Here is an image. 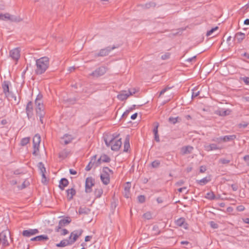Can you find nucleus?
Listing matches in <instances>:
<instances>
[{
	"label": "nucleus",
	"instance_id": "obj_1",
	"mask_svg": "<svg viewBox=\"0 0 249 249\" xmlns=\"http://www.w3.org/2000/svg\"><path fill=\"white\" fill-rule=\"evenodd\" d=\"M35 72L37 75L44 73L49 66V58L47 56L42 57L36 61Z\"/></svg>",
	"mask_w": 249,
	"mask_h": 249
},
{
	"label": "nucleus",
	"instance_id": "obj_2",
	"mask_svg": "<svg viewBox=\"0 0 249 249\" xmlns=\"http://www.w3.org/2000/svg\"><path fill=\"white\" fill-rule=\"evenodd\" d=\"M118 47L115 45L109 46L100 49L97 53L94 54L95 57H105L108 56L111 51Z\"/></svg>",
	"mask_w": 249,
	"mask_h": 249
},
{
	"label": "nucleus",
	"instance_id": "obj_3",
	"mask_svg": "<svg viewBox=\"0 0 249 249\" xmlns=\"http://www.w3.org/2000/svg\"><path fill=\"white\" fill-rule=\"evenodd\" d=\"M10 232L8 230L3 231L0 233V242L3 246L9 245L8 238L10 237Z\"/></svg>",
	"mask_w": 249,
	"mask_h": 249
},
{
	"label": "nucleus",
	"instance_id": "obj_4",
	"mask_svg": "<svg viewBox=\"0 0 249 249\" xmlns=\"http://www.w3.org/2000/svg\"><path fill=\"white\" fill-rule=\"evenodd\" d=\"M71 220L70 217H66L65 218H63L59 220L58 225L55 228V231L59 232L60 231V230L62 227L70 224Z\"/></svg>",
	"mask_w": 249,
	"mask_h": 249
},
{
	"label": "nucleus",
	"instance_id": "obj_5",
	"mask_svg": "<svg viewBox=\"0 0 249 249\" xmlns=\"http://www.w3.org/2000/svg\"><path fill=\"white\" fill-rule=\"evenodd\" d=\"M94 185V179L91 177H88L85 182V192L87 193L91 192V188Z\"/></svg>",
	"mask_w": 249,
	"mask_h": 249
},
{
	"label": "nucleus",
	"instance_id": "obj_6",
	"mask_svg": "<svg viewBox=\"0 0 249 249\" xmlns=\"http://www.w3.org/2000/svg\"><path fill=\"white\" fill-rule=\"evenodd\" d=\"M107 71L106 67H100L96 69L90 75L94 77H98L103 75Z\"/></svg>",
	"mask_w": 249,
	"mask_h": 249
},
{
	"label": "nucleus",
	"instance_id": "obj_7",
	"mask_svg": "<svg viewBox=\"0 0 249 249\" xmlns=\"http://www.w3.org/2000/svg\"><path fill=\"white\" fill-rule=\"evenodd\" d=\"M122 144L121 138L113 140V142H110L111 149L113 151H118Z\"/></svg>",
	"mask_w": 249,
	"mask_h": 249
},
{
	"label": "nucleus",
	"instance_id": "obj_8",
	"mask_svg": "<svg viewBox=\"0 0 249 249\" xmlns=\"http://www.w3.org/2000/svg\"><path fill=\"white\" fill-rule=\"evenodd\" d=\"M38 232L39 231L37 229H29L26 230H24L22 231V234L24 237H30L33 235H36Z\"/></svg>",
	"mask_w": 249,
	"mask_h": 249
},
{
	"label": "nucleus",
	"instance_id": "obj_9",
	"mask_svg": "<svg viewBox=\"0 0 249 249\" xmlns=\"http://www.w3.org/2000/svg\"><path fill=\"white\" fill-rule=\"evenodd\" d=\"M20 51L18 48H15L10 52V56L13 60L17 61L20 58Z\"/></svg>",
	"mask_w": 249,
	"mask_h": 249
},
{
	"label": "nucleus",
	"instance_id": "obj_10",
	"mask_svg": "<svg viewBox=\"0 0 249 249\" xmlns=\"http://www.w3.org/2000/svg\"><path fill=\"white\" fill-rule=\"evenodd\" d=\"M26 113L27 116L30 119L33 115V103L32 101H29L26 107Z\"/></svg>",
	"mask_w": 249,
	"mask_h": 249
},
{
	"label": "nucleus",
	"instance_id": "obj_11",
	"mask_svg": "<svg viewBox=\"0 0 249 249\" xmlns=\"http://www.w3.org/2000/svg\"><path fill=\"white\" fill-rule=\"evenodd\" d=\"M119 136V134L114 133L111 136H107V138H104L106 145L108 147L110 146V142H113V140H117Z\"/></svg>",
	"mask_w": 249,
	"mask_h": 249
},
{
	"label": "nucleus",
	"instance_id": "obj_12",
	"mask_svg": "<svg viewBox=\"0 0 249 249\" xmlns=\"http://www.w3.org/2000/svg\"><path fill=\"white\" fill-rule=\"evenodd\" d=\"M83 231L82 229L75 230L71 232V236H72V240H71V243L73 244L77 239V238L80 237Z\"/></svg>",
	"mask_w": 249,
	"mask_h": 249
},
{
	"label": "nucleus",
	"instance_id": "obj_13",
	"mask_svg": "<svg viewBox=\"0 0 249 249\" xmlns=\"http://www.w3.org/2000/svg\"><path fill=\"white\" fill-rule=\"evenodd\" d=\"M10 85L11 83L8 81H4L2 83L3 92L5 96H8V93L11 92L9 91V86Z\"/></svg>",
	"mask_w": 249,
	"mask_h": 249
},
{
	"label": "nucleus",
	"instance_id": "obj_14",
	"mask_svg": "<svg viewBox=\"0 0 249 249\" xmlns=\"http://www.w3.org/2000/svg\"><path fill=\"white\" fill-rule=\"evenodd\" d=\"M176 225L179 227H182L185 229H188V224L185 222V219L183 217H180L178 218L175 221Z\"/></svg>",
	"mask_w": 249,
	"mask_h": 249
},
{
	"label": "nucleus",
	"instance_id": "obj_15",
	"mask_svg": "<svg viewBox=\"0 0 249 249\" xmlns=\"http://www.w3.org/2000/svg\"><path fill=\"white\" fill-rule=\"evenodd\" d=\"M130 95H131L130 92H128V91L123 90L120 92L117 97L119 100L123 101L126 100Z\"/></svg>",
	"mask_w": 249,
	"mask_h": 249
},
{
	"label": "nucleus",
	"instance_id": "obj_16",
	"mask_svg": "<svg viewBox=\"0 0 249 249\" xmlns=\"http://www.w3.org/2000/svg\"><path fill=\"white\" fill-rule=\"evenodd\" d=\"M221 149V147L216 143H211L208 145H204V149L207 151L220 150Z\"/></svg>",
	"mask_w": 249,
	"mask_h": 249
},
{
	"label": "nucleus",
	"instance_id": "obj_17",
	"mask_svg": "<svg viewBox=\"0 0 249 249\" xmlns=\"http://www.w3.org/2000/svg\"><path fill=\"white\" fill-rule=\"evenodd\" d=\"M231 112L230 109L220 108L215 111V113L220 116H225L228 115Z\"/></svg>",
	"mask_w": 249,
	"mask_h": 249
},
{
	"label": "nucleus",
	"instance_id": "obj_18",
	"mask_svg": "<svg viewBox=\"0 0 249 249\" xmlns=\"http://www.w3.org/2000/svg\"><path fill=\"white\" fill-rule=\"evenodd\" d=\"M97 155H94L91 158L89 162V164L86 166L85 168V170L87 171H90L92 168H93L95 166L96 158Z\"/></svg>",
	"mask_w": 249,
	"mask_h": 249
},
{
	"label": "nucleus",
	"instance_id": "obj_19",
	"mask_svg": "<svg viewBox=\"0 0 249 249\" xmlns=\"http://www.w3.org/2000/svg\"><path fill=\"white\" fill-rule=\"evenodd\" d=\"M49 237L47 235H40L31 239L32 241H44L48 240Z\"/></svg>",
	"mask_w": 249,
	"mask_h": 249
},
{
	"label": "nucleus",
	"instance_id": "obj_20",
	"mask_svg": "<svg viewBox=\"0 0 249 249\" xmlns=\"http://www.w3.org/2000/svg\"><path fill=\"white\" fill-rule=\"evenodd\" d=\"M100 178L104 184L107 185L109 183L110 176L108 175H107L106 174L102 173L101 174Z\"/></svg>",
	"mask_w": 249,
	"mask_h": 249
},
{
	"label": "nucleus",
	"instance_id": "obj_21",
	"mask_svg": "<svg viewBox=\"0 0 249 249\" xmlns=\"http://www.w3.org/2000/svg\"><path fill=\"white\" fill-rule=\"evenodd\" d=\"M66 193L68 200L70 201L72 199L73 196L75 195L76 191L74 188H72L70 189H68L66 191Z\"/></svg>",
	"mask_w": 249,
	"mask_h": 249
},
{
	"label": "nucleus",
	"instance_id": "obj_22",
	"mask_svg": "<svg viewBox=\"0 0 249 249\" xmlns=\"http://www.w3.org/2000/svg\"><path fill=\"white\" fill-rule=\"evenodd\" d=\"M245 38V34L242 32H238L235 35L234 40H236L238 43H241Z\"/></svg>",
	"mask_w": 249,
	"mask_h": 249
},
{
	"label": "nucleus",
	"instance_id": "obj_23",
	"mask_svg": "<svg viewBox=\"0 0 249 249\" xmlns=\"http://www.w3.org/2000/svg\"><path fill=\"white\" fill-rule=\"evenodd\" d=\"M36 107H41L43 105V102L42 100V95L41 94H38L36 97L35 102Z\"/></svg>",
	"mask_w": 249,
	"mask_h": 249
},
{
	"label": "nucleus",
	"instance_id": "obj_24",
	"mask_svg": "<svg viewBox=\"0 0 249 249\" xmlns=\"http://www.w3.org/2000/svg\"><path fill=\"white\" fill-rule=\"evenodd\" d=\"M69 184V181L66 178H62L59 181V187L62 190H63L65 187Z\"/></svg>",
	"mask_w": 249,
	"mask_h": 249
},
{
	"label": "nucleus",
	"instance_id": "obj_25",
	"mask_svg": "<svg viewBox=\"0 0 249 249\" xmlns=\"http://www.w3.org/2000/svg\"><path fill=\"white\" fill-rule=\"evenodd\" d=\"M194 148L191 146H186L181 148V151L182 154H187L192 153Z\"/></svg>",
	"mask_w": 249,
	"mask_h": 249
},
{
	"label": "nucleus",
	"instance_id": "obj_26",
	"mask_svg": "<svg viewBox=\"0 0 249 249\" xmlns=\"http://www.w3.org/2000/svg\"><path fill=\"white\" fill-rule=\"evenodd\" d=\"M72 244L71 243V240H68L67 239L62 240L59 243L56 245L57 247H64L68 245H71Z\"/></svg>",
	"mask_w": 249,
	"mask_h": 249
},
{
	"label": "nucleus",
	"instance_id": "obj_27",
	"mask_svg": "<svg viewBox=\"0 0 249 249\" xmlns=\"http://www.w3.org/2000/svg\"><path fill=\"white\" fill-rule=\"evenodd\" d=\"M40 141V136L38 134H36L34 136L33 140V145H34L35 146H36V145L39 146Z\"/></svg>",
	"mask_w": 249,
	"mask_h": 249
},
{
	"label": "nucleus",
	"instance_id": "obj_28",
	"mask_svg": "<svg viewBox=\"0 0 249 249\" xmlns=\"http://www.w3.org/2000/svg\"><path fill=\"white\" fill-rule=\"evenodd\" d=\"M36 115H40L41 116H42L43 114H45L46 112L45 111L44 105L36 107Z\"/></svg>",
	"mask_w": 249,
	"mask_h": 249
},
{
	"label": "nucleus",
	"instance_id": "obj_29",
	"mask_svg": "<svg viewBox=\"0 0 249 249\" xmlns=\"http://www.w3.org/2000/svg\"><path fill=\"white\" fill-rule=\"evenodd\" d=\"M236 135H226L224 136H222V142H227L229 141H231L236 139Z\"/></svg>",
	"mask_w": 249,
	"mask_h": 249
},
{
	"label": "nucleus",
	"instance_id": "obj_30",
	"mask_svg": "<svg viewBox=\"0 0 249 249\" xmlns=\"http://www.w3.org/2000/svg\"><path fill=\"white\" fill-rule=\"evenodd\" d=\"M211 180L210 177H205L200 180H197L196 182L201 185L206 184Z\"/></svg>",
	"mask_w": 249,
	"mask_h": 249
},
{
	"label": "nucleus",
	"instance_id": "obj_31",
	"mask_svg": "<svg viewBox=\"0 0 249 249\" xmlns=\"http://www.w3.org/2000/svg\"><path fill=\"white\" fill-rule=\"evenodd\" d=\"M130 147V144H129V136L127 135L125 139L124 140V152H126L128 151V148Z\"/></svg>",
	"mask_w": 249,
	"mask_h": 249
},
{
	"label": "nucleus",
	"instance_id": "obj_32",
	"mask_svg": "<svg viewBox=\"0 0 249 249\" xmlns=\"http://www.w3.org/2000/svg\"><path fill=\"white\" fill-rule=\"evenodd\" d=\"M9 100L13 99L17 104H18L19 100H18L16 96L12 92L8 93V96H5Z\"/></svg>",
	"mask_w": 249,
	"mask_h": 249
},
{
	"label": "nucleus",
	"instance_id": "obj_33",
	"mask_svg": "<svg viewBox=\"0 0 249 249\" xmlns=\"http://www.w3.org/2000/svg\"><path fill=\"white\" fill-rule=\"evenodd\" d=\"M69 153L70 152L67 150L64 149L59 152V157L62 159H64L67 158Z\"/></svg>",
	"mask_w": 249,
	"mask_h": 249
},
{
	"label": "nucleus",
	"instance_id": "obj_34",
	"mask_svg": "<svg viewBox=\"0 0 249 249\" xmlns=\"http://www.w3.org/2000/svg\"><path fill=\"white\" fill-rule=\"evenodd\" d=\"M103 193V189L102 188L96 189L94 191V195L96 198H100Z\"/></svg>",
	"mask_w": 249,
	"mask_h": 249
},
{
	"label": "nucleus",
	"instance_id": "obj_35",
	"mask_svg": "<svg viewBox=\"0 0 249 249\" xmlns=\"http://www.w3.org/2000/svg\"><path fill=\"white\" fill-rule=\"evenodd\" d=\"M37 167L40 173H46V168L44 164L42 162H39L37 164Z\"/></svg>",
	"mask_w": 249,
	"mask_h": 249
},
{
	"label": "nucleus",
	"instance_id": "obj_36",
	"mask_svg": "<svg viewBox=\"0 0 249 249\" xmlns=\"http://www.w3.org/2000/svg\"><path fill=\"white\" fill-rule=\"evenodd\" d=\"M206 198L212 200L215 198V196L213 192H210L207 193Z\"/></svg>",
	"mask_w": 249,
	"mask_h": 249
},
{
	"label": "nucleus",
	"instance_id": "obj_37",
	"mask_svg": "<svg viewBox=\"0 0 249 249\" xmlns=\"http://www.w3.org/2000/svg\"><path fill=\"white\" fill-rule=\"evenodd\" d=\"M66 137V139L64 140V144H67L70 143L73 139L71 135L66 134L64 136Z\"/></svg>",
	"mask_w": 249,
	"mask_h": 249
},
{
	"label": "nucleus",
	"instance_id": "obj_38",
	"mask_svg": "<svg viewBox=\"0 0 249 249\" xmlns=\"http://www.w3.org/2000/svg\"><path fill=\"white\" fill-rule=\"evenodd\" d=\"M89 211V209L87 208L80 207L78 210V213L80 214H88Z\"/></svg>",
	"mask_w": 249,
	"mask_h": 249
},
{
	"label": "nucleus",
	"instance_id": "obj_39",
	"mask_svg": "<svg viewBox=\"0 0 249 249\" xmlns=\"http://www.w3.org/2000/svg\"><path fill=\"white\" fill-rule=\"evenodd\" d=\"M160 165V161L159 160H155L151 163V166L153 168L159 167Z\"/></svg>",
	"mask_w": 249,
	"mask_h": 249
},
{
	"label": "nucleus",
	"instance_id": "obj_40",
	"mask_svg": "<svg viewBox=\"0 0 249 249\" xmlns=\"http://www.w3.org/2000/svg\"><path fill=\"white\" fill-rule=\"evenodd\" d=\"M103 173L110 176V174H113V171L107 167H104L103 168Z\"/></svg>",
	"mask_w": 249,
	"mask_h": 249
},
{
	"label": "nucleus",
	"instance_id": "obj_41",
	"mask_svg": "<svg viewBox=\"0 0 249 249\" xmlns=\"http://www.w3.org/2000/svg\"><path fill=\"white\" fill-rule=\"evenodd\" d=\"M11 15L8 13L5 14H1L0 15V19L2 20H10Z\"/></svg>",
	"mask_w": 249,
	"mask_h": 249
},
{
	"label": "nucleus",
	"instance_id": "obj_42",
	"mask_svg": "<svg viewBox=\"0 0 249 249\" xmlns=\"http://www.w3.org/2000/svg\"><path fill=\"white\" fill-rule=\"evenodd\" d=\"M101 157L103 162H109L110 161V158L106 154L101 155Z\"/></svg>",
	"mask_w": 249,
	"mask_h": 249
},
{
	"label": "nucleus",
	"instance_id": "obj_43",
	"mask_svg": "<svg viewBox=\"0 0 249 249\" xmlns=\"http://www.w3.org/2000/svg\"><path fill=\"white\" fill-rule=\"evenodd\" d=\"M30 138L29 137H25L22 138L20 141V144L22 146H25L29 142Z\"/></svg>",
	"mask_w": 249,
	"mask_h": 249
},
{
	"label": "nucleus",
	"instance_id": "obj_44",
	"mask_svg": "<svg viewBox=\"0 0 249 249\" xmlns=\"http://www.w3.org/2000/svg\"><path fill=\"white\" fill-rule=\"evenodd\" d=\"M178 118V117H170L168 119V121L171 124H176L177 123Z\"/></svg>",
	"mask_w": 249,
	"mask_h": 249
},
{
	"label": "nucleus",
	"instance_id": "obj_45",
	"mask_svg": "<svg viewBox=\"0 0 249 249\" xmlns=\"http://www.w3.org/2000/svg\"><path fill=\"white\" fill-rule=\"evenodd\" d=\"M213 142H216L217 144L221 143L222 142V136L220 137H215L212 139L211 140Z\"/></svg>",
	"mask_w": 249,
	"mask_h": 249
},
{
	"label": "nucleus",
	"instance_id": "obj_46",
	"mask_svg": "<svg viewBox=\"0 0 249 249\" xmlns=\"http://www.w3.org/2000/svg\"><path fill=\"white\" fill-rule=\"evenodd\" d=\"M10 20L13 22H19L21 20V19L19 17H16L11 15Z\"/></svg>",
	"mask_w": 249,
	"mask_h": 249
},
{
	"label": "nucleus",
	"instance_id": "obj_47",
	"mask_svg": "<svg viewBox=\"0 0 249 249\" xmlns=\"http://www.w3.org/2000/svg\"><path fill=\"white\" fill-rule=\"evenodd\" d=\"M143 217L146 219L149 220L152 218V214L150 212H146L143 214Z\"/></svg>",
	"mask_w": 249,
	"mask_h": 249
},
{
	"label": "nucleus",
	"instance_id": "obj_48",
	"mask_svg": "<svg viewBox=\"0 0 249 249\" xmlns=\"http://www.w3.org/2000/svg\"><path fill=\"white\" fill-rule=\"evenodd\" d=\"M218 27H217V26H216V27H214V28H212V29H211L210 30H209V31H207V33H206V36H211V35L212 34V33H213L214 31H215L217 30L218 29Z\"/></svg>",
	"mask_w": 249,
	"mask_h": 249
},
{
	"label": "nucleus",
	"instance_id": "obj_49",
	"mask_svg": "<svg viewBox=\"0 0 249 249\" xmlns=\"http://www.w3.org/2000/svg\"><path fill=\"white\" fill-rule=\"evenodd\" d=\"M39 146L36 145V146H35L34 145H33L34 151L33 152V154L34 156H37L38 155L39 152Z\"/></svg>",
	"mask_w": 249,
	"mask_h": 249
},
{
	"label": "nucleus",
	"instance_id": "obj_50",
	"mask_svg": "<svg viewBox=\"0 0 249 249\" xmlns=\"http://www.w3.org/2000/svg\"><path fill=\"white\" fill-rule=\"evenodd\" d=\"M199 94V91H196V89H194L192 90V98H194L197 97Z\"/></svg>",
	"mask_w": 249,
	"mask_h": 249
},
{
	"label": "nucleus",
	"instance_id": "obj_51",
	"mask_svg": "<svg viewBox=\"0 0 249 249\" xmlns=\"http://www.w3.org/2000/svg\"><path fill=\"white\" fill-rule=\"evenodd\" d=\"M155 126L153 129V132L154 133H158V127L159 126V124L158 122H155L154 123Z\"/></svg>",
	"mask_w": 249,
	"mask_h": 249
},
{
	"label": "nucleus",
	"instance_id": "obj_52",
	"mask_svg": "<svg viewBox=\"0 0 249 249\" xmlns=\"http://www.w3.org/2000/svg\"><path fill=\"white\" fill-rule=\"evenodd\" d=\"M219 163L222 164H228L230 162V160H226L225 159H220L219 160Z\"/></svg>",
	"mask_w": 249,
	"mask_h": 249
},
{
	"label": "nucleus",
	"instance_id": "obj_53",
	"mask_svg": "<svg viewBox=\"0 0 249 249\" xmlns=\"http://www.w3.org/2000/svg\"><path fill=\"white\" fill-rule=\"evenodd\" d=\"M138 200L139 202L142 203H143L145 200V196L143 195H140L138 196Z\"/></svg>",
	"mask_w": 249,
	"mask_h": 249
},
{
	"label": "nucleus",
	"instance_id": "obj_54",
	"mask_svg": "<svg viewBox=\"0 0 249 249\" xmlns=\"http://www.w3.org/2000/svg\"><path fill=\"white\" fill-rule=\"evenodd\" d=\"M210 225L213 229H217L218 228V225L213 221L210 222Z\"/></svg>",
	"mask_w": 249,
	"mask_h": 249
},
{
	"label": "nucleus",
	"instance_id": "obj_55",
	"mask_svg": "<svg viewBox=\"0 0 249 249\" xmlns=\"http://www.w3.org/2000/svg\"><path fill=\"white\" fill-rule=\"evenodd\" d=\"M156 6V4L154 2H149V3H146L145 5H144V7L145 8H149L151 7H155Z\"/></svg>",
	"mask_w": 249,
	"mask_h": 249
},
{
	"label": "nucleus",
	"instance_id": "obj_56",
	"mask_svg": "<svg viewBox=\"0 0 249 249\" xmlns=\"http://www.w3.org/2000/svg\"><path fill=\"white\" fill-rule=\"evenodd\" d=\"M170 56V53H166L164 54L161 55V58L162 60H166V59L169 58Z\"/></svg>",
	"mask_w": 249,
	"mask_h": 249
},
{
	"label": "nucleus",
	"instance_id": "obj_57",
	"mask_svg": "<svg viewBox=\"0 0 249 249\" xmlns=\"http://www.w3.org/2000/svg\"><path fill=\"white\" fill-rule=\"evenodd\" d=\"M42 176L41 181L43 183L45 184L47 182V178L45 176V173H40Z\"/></svg>",
	"mask_w": 249,
	"mask_h": 249
},
{
	"label": "nucleus",
	"instance_id": "obj_58",
	"mask_svg": "<svg viewBox=\"0 0 249 249\" xmlns=\"http://www.w3.org/2000/svg\"><path fill=\"white\" fill-rule=\"evenodd\" d=\"M171 89V87H166L162 89L160 92L159 96H160L161 95L163 94L166 91H167L168 89Z\"/></svg>",
	"mask_w": 249,
	"mask_h": 249
},
{
	"label": "nucleus",
	"instance_id": "obj_59",
	"mask_svg": "<svg viewBox=\"0 0 249 249\" xmlns=\"http://www.w3.org/2000/svg\"><path fill=\"white\" fill-rule=\"evenodd\" d=\"M101 162H102V160L101 159V157H100V158L99 159H98L97 160H95V167H97L98 166H99V165L101 163Z\"/></svg>",
	"mask_w": 249,
	"mask_h": 249
},
{
	"label": "nucleus",
	"instance_id": "obj_60",
	"mask_svg": "<svg viewBox=\"0 0 249 249\" xmlns=\"http://www.w3.org/2000/svg\"><path fill=\"white\" fill-rule=\"evenodd\" d=\"M61 232V235H65L69 233L68 231L66 229H61L60 230Z\"/></svg>",
	"mask_w": 249,
	"mask_h": 249
},
{
	"label": "nucleus",
	"instance_id": "obj_61",
	"mask_svg": "<svg viewBox=\"0 0 249 249\" xmlns=\"http://www.w3.org/2000/svg\"><path fill=\"white\" fill-rule=\"evenodd\" d=\"M242 80L246 84L249 85V77H244L242 78Z\"/></svg>",
	"mask_w": 249,
	"mask_h": 249
},
{
	"label": "nucleus",
	"instance_id": "obj_62",
	"mask_svg": "<svg viewBox=\"0 0 249 249\" xmlns=\"http://www.w3.org/2000/svg\"><path fill=\"white\" fill-rule=\"evenodd\" d=\"M236 209L239 212H242L245 210V207L243 205H239L237 207Z\"/></svg>",
	"mask_w": 249,
	"mask_h": 249
},
{
	"label": "nucleus",
	"instance_id": "obj_63",
	"mask_svg": "<svg viewBox=\"0 0 249 249\" xmlns=\"http://www.w3.org/2000/svg\"><path fill=\"white\" fill-rule=\"evenodd\" d=\"M154 139L157 142H160V137H159V135L158 134V133H154Z\"/></svg>",
	"mask_w": 249,
	"mask_h": 249
},
{
	"label": "nucleus",
	"instance_id": "obj_64",
	"mask_svg": "<svg viewBox=\"0 0 249 249\" xmlns=\"http://www.w3.org/2000/svg\"><path fill=\"white\" fill-rule=\"evenodd\" d=\"M184 183V181L183 180H180L176 183V185L177 186H180Z\"/></svg>",
	"mask_w": 249,
	"mask_h": 249
}]
</instances>
